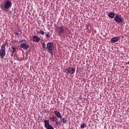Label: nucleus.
I'll use <instances>...</instances> for the list:
<instances>
[{
  "label": "nucleus",
  "mask_w": 129,
  "mask_h": 129,
  "mask_svg": "<svg viewBox=\"0 0 129 129\" xmlns=\"http://www.w3.org/2000/svg\"><path fill=\"white\" fill-rule=\"evenodd\" d=\"M45 36L46 37V38H50L51 37V34H50V32H45Z\"/></svg>",
  "instance_id": "nucleus-17"
},
{
  "label": "nucleus",
  "mask_w": 129,
  "mask_h": 129,
  "mask_svg": "<svg viewBox=\"0 0 129 129\" xmlns=\"http://www.w3.org/2000/svg\"><path fill=\"white\" fill-rule=\"evenodd\" d=\"M15 57H16V56H14V58H15Z\"/></svg>",
  "instance_id": "nucleus-23"
},
{
  "label": "nucleus",
  "mask_w": 129,
  "mask_h": 129,
  "mask_svg": "<svg viewBox=\"0 0 129 129\" xmlns=\"http://www.w3.org/2000/svg\"><path fill=\"white\" fill-rule=\"evenodd\" d=\"M44 125L45 127H46L47 129H54V127H53V126L50 124L48 120H44Z\"/></svg>",
  "instance_id": "nucleus-8"
},
{
  "label": "nucleus",
  "mask_w": 129,
  "mask_h": 129,
  "mask_svg": "<svg viewBox=\"0 0 129 129\" xmlns=\"http://www.w3.org/2000/svg\"><path fill=\"white\" fill-rule=\"evenodd\" d=\"M23 60H24V58L23 57H20L18 59V61H23Z\"/></svg>",
  "instance_id": "nucleus-21"
},
{
  "label": "nucleus",
  "mask_w": 129,
  "mask_h": 129,
  "mask_svg": "<svg viewBox=\"0 0 129 129\" xmlns=\"http://www.w3.org/2000/svg\"><path fill=\"white\" fill-rule=\"evenodd\" d=\"M42 47L45 51H46V50H47V46H46V43L45 42H43Z\"/></svg>",
  "instance_id": "nucleus-19"
},
{
  "label": "nucleus",
  "mask_w": 129,
  "mask_h": 129,
  "mask_svg": "<svg viewBox=\"0 0 129 129\" xmlns=\"http://www.w3.org/2000/svg\"><path fill=\"white\" fill-rule=\"evenodd\" d=\"M9 51L10 52H11L12 56H14V54H15V53H16V52H17L16 49L15 47H14V46H12Z\"/></svg>",
  "instance_id": "nucleus-11"
},
{
  "label": "nucleus",
  "mask_w": 129,
  "mask_h": 129,
  "mask_svg": "<svg viewBox=\"0 0 129 129\" xmlns=\"http://www.w3.org/2000/svg\"><path fill=\"white\" fill-rule=\"evenodd\" d=\"M60 120L63 122V123H66L67 122V117H64L63 118H60Z\"/></svg>",
  "instance_id": "nucleus-16"
},
{
  "label": "nucleus",
  "mask_w": 129,
  "mask_h": 129,
  "mask_svg": "<svg viewBox=\"0 0 129 129\" xmlns=\"http://www.w3.org/2000/svg\"><path fill=\"white\" fill-rule=\"evenodd\" d=\"M8 44V42H5V44H3L1 46V48L0 49V56L2 59L5 58V56H6V45Z\"/></svg>",
  "instance_id": "nucleus-2"
},
{
  "label": "nucleus",
  "mask_w": 129,
  "mask_h": 129,
  "mask_svg": "<svg viewBox=\"0 0 129 129\" xmlns=\"http://www.w3.org/2000/svg\"><path fill=\"white\" fill-rule=\"evenodd\" d=\"M54 113L58 118H62V115H61V113H60L59 111L55 110L54 111Z\"/></svg>",
  "instance_id": "nucleus-12"
},
{
  "label": "nucleus",
  "mask_w": 129,
  "mask_h": 129,
  "mask_svg": "<svg viewBox=\"0 0 129 129\" xmlns=\"http://www.w3.org/2000/svg\"><path fill=\"white\" fill-rule=\"evenodd\" d=\"M53 43L51 42H48L46 45V49H47L48 52L52 54L53 53Z\"/></svg>",
  "instance_id": "nucleus-5"
},
{
  "label": "nucleus",
  "mask_w": 129,
  "mask_h": 129,
  "mask_svg": "<svg viewBox=\"0 0 129 129\" xmlns=\"http://www.w3.org/2000/svg\"><path fill=\"white\" fill-rule=\"evenodd\" d=\"M65 30H66V27L63 25L57 26L56 28V31L57 34L61 36V34H64L65 33Z\"/></svg>",
  "instance_id": "nucleus-3"
},
{
  "label": "nucleus",
  "mask_w": 129,
  "mask_h": 129,
  "mask_svg": "<svg viewBox=\"0 0 129 129\" xmlns=\"http://www.w3.org/2000/svg\"><path fill=\"white\" fill-rule=\"evenodd\" d=\"M114 20L116 23L117 24H120L123 22V17H121V15L117 14L114 18Z\"/></svg>",
  "instance_id": "nucleus-4"
},
{
  "label": "nucleus",
  "mask_w": 129,
  "mask_h": 129,
  "mask_svg": "<svg viewBox=\"0 0 129 129\" xmlns=\"http://www.w3.org/2000/svg\"><path fill=\"white\" fill-rule=\"evenodd\" d=\"M115 16V13H114V12L113 13L111 12V13H110L108 17L109 18H111V19H113V18H114Z\"/></svg>",
  "instance_id": "nucleus-15"
},
{
  "label": "nucleus",
  "mask_w": 129,
  "mask_h": 129,
  "mask_svg": "<svg viewBox=\"0 0 129 129\" xmlns=\"http://www.w3.org/2000/svg\"><path fill=\"white\" fill-rule=\"evenodd\" d=\"M50 119L53 122H55V124H56V125H60V121H58V118H57V117L56 116L50 117Z\"/></svg>",
  "instance_id": "nucleus-7"
},
{
  "label": "nucleus",
  "mask_w": 129,
  "mask_h": 129,
  "mask_svg": "<svg viewBox=\"0 0 129 129\" xmlns=\"http://www.w3.org/2000/svg\"><path fill=\"white\" fill-rule=\"evenodd\" d=\"M66 71L67 74H68V73L74 74V73H75V69H74V68L68 67L66 69Z\"/></svg>",
  "instance_id": "nucleus-6"
},
{
  "label": "nucleus",
  "mask_w": 129,
  "mask_h": 129,
  "mask_svg": "<svg viewBox=\"0 0 129 129\" xmlns=\"http://www.w3.org/2000/svg\"><path fill=\"white\" fill-rule=\"evenodd\" d=\"M33 40L34 42L38 43V42H40V37L37 35H34L33 36Z\"/></svg>",
  "instance_id": "nucleus-14"
},
{
  "label": "nucleus",
  "mask_w": 129,
  "mask_h": 129,
  "mask_svg": "<svg viewBox=\"0 0 129 129\" xmlns=\"http://www.w3.org/2000/svg\"><path fill=\"white\" fill-rule=\"evenodd\" d=\"M37 34H40V35H44L45 34V32L43 31V30L40 29L37 31Z\"/></svg>",
  "instance_id": "nucleus-18"
},
{
  "label": "nucleus",
  "mask_w": 129,
  "mask_h": 129,
  "mask_svg": "<svg viewBox=\"0 0 129 129\" xmlns=\"http://www.w3.org/2000/svg\"><path fill=\"white\" fill-rule=\"evenodd\" d=\"M15 35H22V34H23V32H22V30H21V29H20V28L17 29L15 30Z\"/></svg>",
  "instance_id": "nucleus-13"
},
{
  "label": "nucleus",
  "mask_w": 129,
  "mask_h": 129,
  "mask_svg": "<svg viewBox=\"0 0 129 129\" xmlns=\"http://www.w3.org/2000/svg\"><path fill=\"white\" fill-rule=\"evenodd\" d=\"M119 39H120V38H119V37H112L111 39V42L113 43H115L116 42H117L118 41V40H119Z\"/></svg>",
  "instance_id": "nucleus-10"
},
{
  "label": "nucleus",
  "mask_w": 129,
  "mask_h": 129,
  "mask_svg": "<svg viewBox=\"0 0 129 129\" xmlns=\"http://www.w3.org/2000/svg\"><path fill=\"white\" fill-rule=\"evenodd\" d=\"M12 2L7 0L5 1L3 4H1L0 7L3 11L6 12L7 10H10L12 8Z\"/></svg>",
  "instance_id": "nucleus-1"
},
{
  "label": "nucleus",
  "mask_w": 129,
  "mask_h": 129,
  "mask_svg": "<svg viewBox=\"0 0 129 129\" xmlns=\"http://www.w3.org/2000/svg\"><path fill=\"white\" fill-rule=\"evenodd\" d=\"M20 47L23 49H25V50H27V49L29 48V47H30V46L27 43H23L21 44Z\"/></svg>",
  "instance_id": "nucleus-9"
},
{
  "label": "nucleus",
  "mask_w": 129,
  "mask_h": 129,
  "mask_svg": "<svg viewBox=\"0 0 129 129\" xmlns=\"http://www.w3.org/2000/svg\"><path fill=\"white\" fill-rule=\"evenodd\" d=\"M86 125V124L85 123H83L81 125V128H84V127H85V126Z\"/></svg>",
  "instance_id": "nucleus-20"
},
{
  "label": "nucleus",
  "mask_w": 129,
  "mask_h": 129,
  "mask_svg": "<svg viewBox=\"0 0 129 129\" xmlns=\"http://www.w3.org/2000/svg\"><path fill=\"white\" fill-rule=\"evenodd\" d=\"M127 64H128L129 65V60L128 62H127Z\"/></svg>",
  "instance_id": "nucleus-22"
}]
</instances>
